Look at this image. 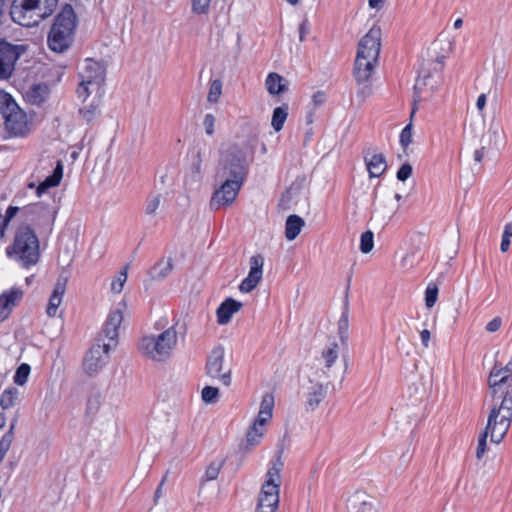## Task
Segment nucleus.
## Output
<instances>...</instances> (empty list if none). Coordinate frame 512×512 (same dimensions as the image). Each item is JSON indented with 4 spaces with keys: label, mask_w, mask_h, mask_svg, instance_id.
Listing matches in <instances>:
<instances>
[{
    "label": "nucleus",
    "mask_w": 512,
    "mask_h": 512,
    "mask_svg": "<svg viewBox=\"0 0 512 512\" xmlns=\"http://www.w3.org/2000/svg\"><path fill=\"white\" fill-rule=\"evenodd\" d=\"M63 176V166L61 162H57V165L52 173V175L48 176L43 182H41L37 188L36 193L38 196H41L48 188L56 187L60 184V181Z\"/></svg>",
    "instance_id": "c756f323"
},
{
    "label": "nucleus",
    "mask_w": 512,
    "mask_h": 512,
    "mask_svg": "<svg viewBox=\"0 0 512 512\" xmlns=\"http://www.w3.org/2000/svg\"><path fill=\"white\" fill-rule=\"evenodd\" d=\"M418 263L417 250L408 251L400 260L403 268H412Z\"/></svg>",
    "instance_id": "09e8293b"
},
{
    "label": "nucleus",
    "mask_w": 512,
    "mask_h": 512,
    "mask_svg": "<svg viewBox=\"0 0 512 512\" xmlns=\"http://www.w3.org/2000/svg\"><path fill=\"white\" fill-rule=\"evenodd\" d=\"M192 10L197 14H205L208 12L211 0H191Z\"/></svg>",
    "instance_id": "5fc2aeb1"
},
{
    "label": "nucleus",
    "mask_w": 512,
    "mask_h": 512,
    "mask_svg": "<svg viewBox=\"0 0 512 512\" xmlns=\"http://www.w3.org/2000/svg\"><path fill=\"white\" fill-rule=\"evenodd\" d=\"M220 173L225 178L244 181L247 174L246 152L243 148L233 145L222 155Z\"/></svg>",
    "instance_id": "1a4fd4ad"
},
{
    "label": "nucleus",
    "mask_w": 512,
    "mask_h": 512,
    "mask_svg": "<svg viewBox=\"0 0 512 512\" xmlns=\"http://www.w3.org/2000/svg\"><path fill=\"white\" fill-rule=\"evenodd\" d=\"M65 290L66 280H58L54 286L52 295L50 296L49 303L46 309L48 316L54 317L56 315L58 307L62 303Z\"/></svg>",
    "instance_id": "a878e982"
},
{
    "label": "nucleus",
    "mask_w": 512,
    "mask_h": 512,
    "mask_svg": "<svg viewBox=\"0 0 512 512\" xmlns=\"http://www.w3.org/2000/svg\"><path fill=\"white\" fill-rule=\"evenodd\" d=\"M439 82L426 75L422 78H418L414 86L415 97L414 103L429 100L433 94L438 90Z\"/></svg>",
    "instance_id": "4be33fe9"
},
{
    "label": "nucleus",
    "mask_w": 512,
    "mask_h": 512,
    "mask_svg": "<svg viewBox=\"0 0 512 512\" xmlns=\"http://www.w3.org/2000/svg\"><path fill=\"white\" fill-rule=\"evenodd\" d=\"M76 26V17L71 5H65L55 17L54 23L48 34V46L61 53L68 49L72 42L73 31Z\"/></svg>",
    "instance_id": "39448f33"
},
{
    "label": "nucleus",
    "mask_w": 512,
    "mask_h": 512,
    "mask_svg": "<svg viewBox=\"0 0 512 512\" xmlns=\"http://www.w3.org/2000/svg\"><path fill=\"white\" fill-rule=\"evenodd\" d=\"M499 375H512V355L510 361L505 366L495 364L490 372H495Z\"/></svg>",
    "instance_id": "4d7b16f0"
},
{
    "label": "nucleus",
    "mask_w": 512,
    "mask_h": 512,
    "mask_svg": "<svg viewBox=\"0 0 512 512\" xmlns=\"http://www.w3.org/2000/svg\"><path fill=\"white\" fill-rule=\"evenodd\" d=\"M10 15L15 23L32 27L39 24V16L33 6L32 0H13Z\"/></svg>",
    "instance_id": "2eb2a0df"
},
{
    "label": "nucleus",
    "mask_w": 512,
    "mask_h": 512,
    "mask_svg": "<svg viewBox=\"0 0 512 512\" xmlns=\"http://www.w3.org/2000/svg\"><path fill=\"white\" fill-rule=\"evenodd\" d=\"M265 433V427L253 423L246 435L244 450L251 451L255 446L259 445Z\"/></svg>",
    "instance_id": "473e14b6"
},
{
    "label": "nucleus",
    "mask_w": 512,
    "mask_h": 512,
    "mask_svg": "<svg viewBox=\"0 0 512 512\" xmlns=\"http://www.w3.org/2000/svg\"><path fill=\"white\" fill-rule=\"evenodd\" d=\"M486 102H487V96L486 94L482 93L478 96L477 98V101H476V107L477 109L482 112L484 109H485V106H486Z\"/></svg>",
    "instance_id": "338daca9"
},
{
    "label": "nucleus",
    "mask_w": 512,
    "mask_h": 512,
    "mask_svg": "<svg viewBox=\"0 0 512 512\" xmlns=\"http://www.w3.org/2000/svg\"><path fill=\"white\" fill-rule=\"evenodd\" d=\"M364 162L370 178H378L387 170L386 158L382 153L366 151Z\"/></svg>",
    "instance_id": "5701e85b"
},
{
    "label": "nucleus",
    "mask_w": 512,
    "mask_h": 512,
    "mask_svg": "<svg viewBox=\"0 0 512 512\" xmlns=\"http://www.w3.org/2000/svg\"><path fill=\"white\" fill-rule=\"evenodd\" d=\"M222 94V82L219 79H215L211 82L207 101L210 103H217Z\"/></svg>",
    "instance_id": "79ce46f5"
},
{
    "label": "nucleus",
    "mask_w": 512,
    "mask_h": 512,
    "mask_svg": "<svg viewBox=\"0 0 512 512\" xmlns=\"http://www.w3.org/2000/svg\"><path fill=\"white\" fill-rule=\"evenodd\" d=\"M30 371V366L26 363H22L16 370L14 382L19 386H23L28 380Z\"/></svg>",
    "instance_id": "37998d69"
},
{
    "label": "nucleus",
    "mask_w": 512,
    "mask_h": 512,
    "mask_svg": "<svg viewBox=\"0 0 512 512\" xmlns=\"http://www.w3.org/2000/svg\"><path fill=\"white\" fill-rule=\"evenodd\" d=\"M512 237V223H507L504 227L502 241L500 245V249L502 252H506L510 246V239Z\"/></svg>",
    "instance_id": "603ef678"
},
{
    "label": "nucleus",
    "mask_w": 512,
    "mask_h": 512,
    "mask_svg": "<svg viewBox=\"0 0 512 512\" xmlns=\"http://www.w3.org/2000/svg\"><path fill=\"white\" fill-rule=\"evenodd\" d=\"M101 94L102 93L100 91L97 95H90V97L85 102L83 99H81L83 105L79 109V113L82 116V118L88 123L93 121L96 115L98 114Z\"/></svg>",
    "instance_id": "393cba45"
},
{
    "label": "nucleus",
    "mask_w": 512,
    "mask_h": 512,
    "mask_svg": "<svg viewBox=\"0 0 512 512\" xmlns=\"http://www.w3.org/2000/svg\"><path fill=\"white\" fill-rule=\"evenodd\" d=\"M24 292L19 287H12L0 294V323L11 315L13 309L21 302Z\"/></svg>",
    "instance_id": "6ab92c4d"
},
{
    "label": "nucleus",
    "mask_w": 512,
    "mask_h": 512,
    "mask_svg": "<svg viewBox=\"0 0 512 512\" xmlns=\"http://www.w3.org/2000/svg\"><path fill=\"white\" fill-rule=\"evenodd\" d=\"M398 209L399 204L394 202L392 198L381 199L374 208L371 220L385 226L397 213Z\"/></svg>",
    "instance_id": "412c9836"
},
{
    "label": "nucleus",
    "mask_w": 512,
    "mask_h": 512,
    "mask_svg": "<svg viewBox=\"0 0 512 512\" xmlns=\"http://www.w3.org/2000/svg\"><path fill=\"white\" fill-rule=\"evenodd\" d=\"M164 197L162 194H151L145 201V214L148 216H155L157 210L163 205Z\"/></svg>",
    "instance_id": "c9c22d12"
},
{
    "label": "nucleus",
    "mask_w": 512,
    "mask_h": 512,
    "mask_svg": "<svg viewBox=\"0 0 512 512\" xmlns=\"http://www.w3.org/2000/svg\"><path fill=\"white\" fill-rule=\"evenodd\" d=\"M178 339L174 326L166 329L158 336H144L138 343V350L142 356L156 362H162L171 356Z\"/></svg>",
    "instance_id": "20e7f679"
},
{
    "label": "nucleus",
    "mask_w": 512,
    "mask_h": 512,
    "mask_svg": "<svg viewBox=\"0 0 512 512\" xmlns=\"http://www.w3.org/2000/svg\"><path fill=\"white\" fill-rule=\"evenodd\" d=\"M490 437V434H486L483 431L478 438V445L476 449V458L481 460L484 457V454L487 450V438Z\"/></svg>",
    "instance_id": "3c124183"
},
{
    "label": "nucleus",
    "mask_w": 512,
    "mask_h": 512,
    "mask_svg": "<svg viewBox=\"0 0 512 512\" xmlns=\"http://www.w3.org/2000/svg\"><path fill=\"white\" fill-rule=\"evenodd\" d=\"M274 407V397L271 394H265L262 397L261 403H260V409L257 415L256 420L254 421L255 424L266 426V424L271 420L272 418V412Z\"/></svg>",
    "instance_id": "bb28decb"
},
{
    "label": "nucleus",
    "mask_w": 512,
    "mask_h": 512,
    "mask_svg": "<svg viewBox=\"0 0 512 512\" xmlns=\"http://www.w3.org/2000/svg\"><path fill=\"white\" fill-rule=\"evenodd\" d=\"M490 390V410L483 431L490 434V441L500 444L505 438L512 422V375H499L490 372L488 377Z\"/></svg>",
    "instance_id": "f257e3e1"
},
{
    "label": "nucleus",
    "mask_w": 512,
    "mask_h": 512,
    "mask_svg": "<svg viewBox=\"0 0 512 512\" xmlns=\"http://www.w3.org/2000/svg\"><path fill=\"white\" fill-rule=\"evenodd\" d=\"M374 247V235L371 231L362 233L360 238V251L367 254L372 251Z\"/></svg>",
    "instance_id": "c03bdc74"
},
{
    "label": "nucleus",
    "mask_w": 512,
    "mask_h": 512,
    "mask_svg": "<svg viewBox=\"0 0 512 512\" xmlns=\"http://www.w3.org/2000/svg\"><path fill=\"white\" fill-rule=\"evenodd\" d=\"M123 315L120 310L112 311L104 324V328L102 332L99 334L98 338L108 340L106 343L113 344V348L118 344V329L120 324L122 323Z\"/></svg>",
    "instance_id": "aec40b11"
},
{
    "label": "nucleus",
    "mask_w": 512,
    "mask_h": 512,
    "mask_svg": "<svg viewBox=\"0 0 512 512\" xmlns=\"http://www.w3.org/2000/svg\"><path fill=\"white\" fill-rule=\"evenodd\" d=\"M128 266H125L113 279L111 283V292L120 293L123 290L124 284L127 281Z\"/></svg>",
    "instance_id": "ea45409f"
},
{
    "label": "nucleus",
    "mask_w": 512,
    "mask_h": 512,
    "mask_svg": "<svg viewBox=\"0 0 512 512\" xmlns=\"http://www.w3.org/2000/svg\"><path fill=\"white\" fill-rule=\"evenodd\" d=\"M503 131L500 127V125L496 121H491L486 135L482 138V141H486L485 138L488 139V144L494 143L497 144V142L502 140Z\"/></svg>",
    "instance_id": "4c0bfd02"
},
{
    "label": "nucleus",
    "mask_w": 512,
    "mask_h": 512,
    "mask_svg": "<svg viewBox=\"0 0 512 512\" xmlns=\"http://www.w3.org/2000/svg\"><path fill=\"white\" fill-rule=\"evenodd\" d=\"M264 257L260 254L253 255L249 259V273L239 285L242 293H250L261 282L263 277Z\"/></svg>",
    "instance_id": "a211bd4d"
},
{
    "label": "nucleus",
    "mask_w": 512,
    "mask_h": 512,
    "mask_svg": "<svg viewBox=\"0 0 512 512\" xmlns=\"http://www.w3.org/2000/svg\"><path fill=\"white\" fill-rule=\"evenodd\" d=\"M305 221L298 215H290L285 223V237L288 241L294 240L301 232Z\"/></svg>",
    "instance_id": "7c9ffc66"
},
{
    "label": "nucleus",
    "mask_w": 512,
    "mask_h": 512,
    "mask_svg": "<svg viewBox=\"0 0 512 512\" xmlns=\"http://www.w3.org/2000/svg\"><path fill=\"white\" fill-rule=\"evenodd\" d=\"M381 29L374 25L360 40L353 75L358 84V96L366 99L372 95L369 80L378 63L381 50Z\"/></svg>",
    "instance_id": "f03ea898"
},
{
    "label": "nucleus",
    "mask_w": 512,
    "mask_h": 512,
    "mask_svg": "<svg viewBox=\"0 0 512 512\" xmlns=\"http://www.w3.org/2000/svg\"><path fill=\"white\" fill-rule=\"evenodd\" d=\"M288 116V106L276 107L273 111L271 125L275 131H280Z\"/></svg>",
    "instance_id": "e433bc0d"
},
{
    "label": "nucleus",
    "mask_w": 512,
    "mask_h": 512,
    "mask_svg": "<svg viewBox=\"0 0 512 512\" xmlns=\"http://www.w3.org/2000/svg\"><path fill=\"white\" fill-rule=\"evenodd\" d=\"M309 32V25H308V21L307 20H304L301 24H300V27H299V40L301 42L305 41V37L306 35L308 34Z\"/></svg>",
    "instance_id": "0e129e2a"
},
{
    "label": "nucleus",
    "mask_w": 512,
    "mask_h": 512,
    "mask_svg": "<svg viewBox=\"0 0 512 512\" xmlns=\"http://www.w3.org/2000/svg\"><path fill=\"white\" fill-rule=\"evenodd\" d=\"M242 303L233 299L227 298L217 308V322L220 325H226L230 322L232 316L242 308Z\"/></svg>",
    "instance_id": "b1692460"
},
{
    "label": "nucleus",
    "mask_w": 512,
    "mask_h": 512,
    "mask_svg": "<svg viewBox=\"0 0 512 512\" xmlns=\"http://www.w3.org/2000/svg\"><path fill=\"white\" fill-rule=\"evenodd\" d=\"M333 381L325 380L324 377L315 373H310L308 385L305 388V407L309 411H314L325 399L328 388Z\"/></svg>",
    "instance_id": "f8f14e48"
},
{
    "label": "nucleus",
    "mask_w": 512,
    "mask_h": 512,
    "mask_svg": "<svg viewBox=\"0 0 512 512\" xmlns=\"http://www.w3.org/2000/svg\"><path fill=\"white\" fill-rule=\"evenodd\" d=\"M19 211L18 207L10 206L6 210V214L3 216L0 214V236H4V229L8 225L9 221L17 214Z\"/></svg>",
    "instance_id": "de8ad7c7"
},
{
    "label": "nucleus",
    "mask_w": 512,
    "mask_h": 512,
    "mask_svg": "<svg viewBox=\"0 0 512 512\" xmlns=\"http://www.w3.org/2000/svg\"><path fill=\"white\" fill-rule=\"evenodd\" d=\"M222 461H214L212 462L206 469V472H205V476L207 478V480H215L218 475H219V472L222 468Z\"/></svg>",
    "instance_id": "864d4df0"
},
{
    "label": "nucleus",
    "mask_w": 512,
    "mask_h": 512,
    "mask_svg": "<svg viewBox=\"0 0 512 512\" xmlns=\"http://www.w3.org/2000/svg\"><path fill=\"white\" fill-rule=\"evenodd\" d=\"M412 174V166L408 163H404L397 171V179L399 181H406Z\"/></svg>",
    "instance_id": "13d9d810"
},
{
    "label": "nucleus",
    "mask_w": 512,
    "mask_h": 512,
    "mask_svg": "<svg viewBox=\"0 0 512 512\" xmlns=\"http://www.w3.org/2000/svg\"><path fill=\"white\" fill-rule=\"evenodd\" d=\"M0 113L6 130L13 136H25L32 128V121L12 96L0 91Z\"/></svg>",
    "instance_id": "423d86ee"
},
{
    "label": "nucleus",
    "mask_w": 512,
    "mask_h": 512,
    "mask_svg": "<svg viewBox=\"0 0 512 512\" xmlns=\"http://www.w3.org/2000/svg\"><path fill=\"white\" fill-rule=\"evenodd\" d=\"M54 398H53V395L50 394V395H46V397L44 398L42 404H41V407H40V411H44L45 413H47L50 409L53 408L54 406Z\"/></svg>",
    "instance_id": "680f3d73"
},
{
    "label": "nucleus",
    "mask_w": 512,
    "mask_h": 512,
    "mask_svg": "<svg viewBox=\"0 0 512 512\" xmlns=\"http://www.w3.org/2000/svg\"><path fill=\"white\" fill-rule=\"evenodd\" d=\"M201 396L205 403L212 404L218 400L219 390L213 386H206L202 389Z\"/></svg>",
    "instance_id": "49530a36"
},
{
    "label": "nucleus",
    "mask_w": 512,
    "mask_h": 512,
    "mask_svg": "<svg viewBox=\"0 0 512 512\" xmlns=\"http://www.w3.org/2000/svg\"><path fill=\"white\" fill-rule=\"evenodd\" d=\"M420 338L423 346L425 348L429 347L430 339H431V333L428 329H424L420 332Z\"/></svg>",
    "instance_id": "69168bd1"
},
{
    "label": "nucleus",
    "mask_w": 512,
    "mask_h": 512,
    "mask_svg": "<svg viewBox=\"0 0 512 512\" xmlns=\"http://www.w3.org/2000/svg\"><path fill=\"white\" fill-rule=\"evenodd\" d=\"M244 181L225 178L222 185L215 190L210 199V208L212 210H219L231 206L243 185Z\"/></svg>",
    "instance_id": "ddd939ff"
},
{
    "label": "nucleus",
    "mask_w": 512,
    "mask_h": 512,
    "mask_svg": "<svg viewBox=\"0 0 512 512\" xmlns=\"http://www.w3.org/2000/svg\"><path fill=\"white\" fill-rule=\"evenodd\" d=\"M350 512H379V510L370 499L360 494L350 500Z\"/></svg>",
    "instance_id": "2f4dec72"
},
{
    "label": "nucleus",
    "mask_w": 512,
    "mask_h": 512,
    "mask_svg": "<svg viewBox=\"0 0 512 512\" xmlns=\"http://www.w3.org/2000/svg\"><path fill=\"white\" fill-rule=\"evenodd\" d=\"M18 398V389L15 387H10L2 392L0 396V406L4 410L10 409L17 404Z\"/></svg>",
    "instance_id": "f704fd0d"
},
{
    "label": "nucleus",
    "mask_w": 512,
    "mask_h": 512,
    "mask_svg": "<svg viewBox=\"0 0 512 512\" xmlns=\"http://www.w3.org/2000/svg\"><path fill=\"white\" fill-rule=\"evenodd\" d=\"M265 87L270 95H280L288 90V82L278 73H269Z\"/></svg>",
    "instance_id": "cd10ccee"
},
{
    "label": "nucleus",
    "mask_w": 512,
    "mask_h": 512,
    "mask_svg": "<svg viewBox=\"0 0 512 512\" xmlns=\"http://www.w3.org/2000/svg\"><path fill=\"white\" fill-rule=\"evenodd\" d=\"M502 326V318L501 317H495L491 321H489L485 329L489 333L497 332Z\"/></svg>",
    "instance_id": "bf43d9fd"
},
{
    "label": "nucleus",
    "mask_w": 512,
    "mask_h": 512,
    "mask_svg": "<svg viewBox=\"0 0 512 512\" xmlns=\"http://www.w3.org/2000/svg\"><path fill=\"white\" fill-rule=\"evenodd\" d=\"M282 467V461L277 458L268 469L258 496L255 512H275L278 508Z\"/></svg>",
    "instance_id": "0eeeda50"
},
{
    "label": "nucleus",
    "mask_w": 512,
    "mask_h": 512,
    "mask_svg": "<svg viewBox=\"0 0 512 512\" xmlns=\"http://www.w3.org/2000/svg\"><path fill=\"white\" fill-rule=\"evenodd\" d=\"M33 6L39 16V23L50 17L56 10L59 0H32Z\"/></svg>",
    "instance_id": "c85d7f7f"
},
{
    "label": "nucleus",
    "mask_w": 512,
    "mask_h": 512,
    "mask_svg": "<svg viewBox=\"0 0 512 512\" xmlns=\"http://www.w3.org/2000/svg\"><path fill=\"white\" fill-rule=\"evenodd\" d=\"M173 268L172 259H162L151 268L150 275L154 280H162L172 272Z\"/></svg>",
    "instance_id": "72a5a7b5"
},
{
    "label": "nucleus",
    "mask_w": 512,
    "mask_h": 512,
    "mask_svg": "<svg viewBox=\"0 0 512 512\" xmlns=\"http://www.w3.org/2000/svg\"><path fill=\"white\" fill-rule=\"evenodd\" d=\"M6 253L23 268L35 266L40 259V243L34 230L26 224L19 226L13 243L6 248Z\"/></svg>",
    "instance_id": "7ed1b4c3"
},
{
    "label": "nucleus",
    "mask_w": 512,
    "mask_h": 512,
    "mask_svg": "<svg viewBox=\"0 0 512 512\" xmlns=\"http://www.w3.org/2000/svg\"><path fill=\"white\" fill-rule=\"evenodd\" d=\"M400 143L406 149L412 143V124H408L400 134Z\"/></svg>",
    "instance_id": "6e6d98bb"
},
{
    "label": "nucleus",
    "mask_w": 512,
    "mask_h": 512,
    "mask_svg": "<svg viewBox=\"0 0 512 512\" xmlns=\"http://www.w3.org/2000/svg\"><path fill=\"white\" fill-rule=\"evenodd\" d=\"M47 95V87L41 85H34L28 92L29 99L35 103H42Z\"/></svg>",
    "instance_id": "a19ab883"
},
{
    "label": "nucleus",
    "mask_w": 512,
    "mask_h": 512,
    "mask_svg": "<svg viewBox=\"0 0 512 512\" xmlns=\"http://www.w3.org/2000/svg\"><path fill=\"white\" fill-rule=\"evenodd\" d=\"M438 287L435 284H429L425 291V305L427 308H432L437 301Z\"/></svg>",
    "instance_id": "a18cd8bd"
},
{
    "label": "nucleus",
    "mask_w": 512,
    "mask_h": 512,
    "mask_svg": "<svg viewBox=\"0 0 512 512\" xmlns=\"http://www.w3.org/2000/svg\"><path fill=\"white\" fill-rule=\"evenodd\" d=\"M203 124L205 127V132L210 136L213 135L215 127V117L212 114H207L204 118Z\"/></svg>",
    "instance_id": "052dcab7"
},
{
    "label": "nucleus",
    "mask_w": 512,
    "mask_h": 512,
    "mask_svg": "<svg viewBox=\"0 0 512 512\" xmlns=\"http://www.w3.org/2000/svg\"><path fill=\"white\" fill-rule=\"evenodd\" d=\"M339 357V346L336 342L330 343L322 351V367H319L312 371L317 375L324 377L328 381H339L341 382L344 378V371L336 366Z\"/></svg>",
    "instance_id": "9b49d317"
},
{
    "label": "nucleus",
    "mask_w": 512,
    "mask_h": 512,
    "mask_svg": "<svg viewBox=\"0 0 512 512\" xmlns=\"http://www.w3.org/2000/svg\"><path fill=\"white\" fill-rule=\"evenodd\" d=\"M79 75L81 82L77 94L85 102L90 95H97L101 91L105 79V69L100 62L88 58L82 63Z\"/></svg>",
    "instance_id": "6e6552de"
},
{
    "label": "nucleus",
    "mask_w": 512,
    "mask_h": 512,
    "mask_svg": "<svg viewBox=\"0 0 512 512\" xmlns=\"http://www.w3.org/2000/svg\"><path fill=\"white\" fill-rule=\"evenodd\" d=\"M207 373L212 378L218 379L225 386L231 383V368L224 365V349L216 347L212 350L206 364Z\"/></svg>",
    "instance_id": "4468645a"
},
{
    "label": "nucleus",
    "mask_w": 512,
    "mask_h": 512,
    "mask_svg": "<svg viewBox=\"0 0 512 512\" xmlns=\"http://www.w3.org/2000/svg\"><path fill=\"white\" fill-rule=\"evenodd\" d=\"M312 101L316 107L321 106L326 101V94L323 91H317L314 93Z\"/></svg>",
    "instance_id": "e2e57ef3"
},
{
    "label": "nucleus",
    "mask_w": 512,
    "mask_h": 512,
    "mask_svg": "<svg viewBox=\"0 0 512 512\" xmlns=\"http://www.w3.org/2000/svg\"><path fill=\"white\" fill-rule=\"evenodd\" d=\"M348 327H349L348 300L346 299L345 300L344 311H343L342 316H341V318L339 320V334H340L341 338H343L347 334Z\"/></svg>",
    "instance_id": "8fccbe9b"
},
{
    "label": "nucleus",
    "mask_w": 512,
    "mask_h": 512,
    "mask_svg": "<svg viewBox=\"0 0 512 512\" xmlns=\"http://www.w3.org/2000/svg\"><path fill=\"white\" fill-rule=\"evenodd\" d=\"M14 424H12L7 433L0 440V462L5 458L7 452L9 451L11 444L13 442V430Z\"/></svg>",
    "instance_id": "58836bf2"
},
{
    "label": "nucleus",
    "mask_w": 512,
    "mask_h": 512,
    "mask_svg": "<svg viewBox=\"0 0 512 512\" xmlns=\"http://www.w3.org/2000/svg\"><path fill=\"white\" fill-rule=\"evenodd\" d=\"M112 349H114L113 344L97 338V344L87 352L84 358L83 368L85 372L90 376L98 374L108 363L109 352Z\"/></svg>",
    "instance_id": "9d476101"
},
{
    "label": "nucleus",
    "mask_w": 512,
    "mask_h": 512,
    "mask_svg": "<svg viewBox=\"0 0 512 512\" xmlns=\"http://www.w3.org/2000/svg\"><path fill=\"white\" fill-rule=\"evenodd\" d=\"M22 212L26 220L35 226H51L55 219V211L42 202L26 206Z\"/></svg>",
    "instance_id": "f3484780"
},
{
    "label": "nucleus",
    "mask_w": 512,
    "mask_h": 512,
    "mask_svg": "<svg viewBox=\"0 0 512 512\" xmlns=\"http://www.w3.org/2000/svg\"><path fill=\"white\" fill-rule=\"evenodd\" d=\"M24 51L25 48L22 45L0 43V79H7L11 76L15 63Z\"/></svg>",
    "instance_id": "dca6fc26"
},
{
    "label": "nucleus",
    "mask_w": 512,
    "mask_h": 512,
    "mask_svg": "<svg viewBox=\"0 0 512 512\" xmlns=\"http://www.w3.org/2000/svg\"><path fill=\"white\" fill-rule=\"evenodd\" d=\"M493 65H494L495 76H499L500 74L503 73V71H504V62H502V61H498V62L494 61Z\"/></svg>",
    "instance_id": "774afa93"
}]
</instances>
